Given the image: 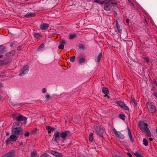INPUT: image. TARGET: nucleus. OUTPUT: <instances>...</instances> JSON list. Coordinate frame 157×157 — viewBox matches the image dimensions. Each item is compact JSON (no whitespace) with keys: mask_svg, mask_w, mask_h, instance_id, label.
Here are the masks:
<instances>
[{"mask_svg":"<svg viewBox=\"0 0 157 157\" xmlns=\"http://www.w3.org/2000/svg\"><path fill=\"white\" fill-rule=\"evenodd\" d=\"M138 126L142 132H144L147 136L149 137L151 136V132L148 128V125L147 123L142 121L139 123Z\"/></svg>","mask_w":157,"mask_h":157,"instance_id":"obj_1","label":"nucleus"},{"mask_svg":"<svg viewBox=\"0 0 157 157\" xmlns=\"http://www.w3.org/2000/svg\"><path fill=\"white\" fill-rule=\"evenodd\" d=\"M12 133L17 136L22 133L20 125L18 123L14 122L13 123L12 126Z\"/></svg>","mask_w":157,"mask_h":157,"instance_id":"obj_2","label":"nucleus"},{"mask_svg":"<svg viewBox=\"0 0 157 157\" xmlns=\"http://www.w3.org/2000/svg\"><path fill=\"white\" fill-rule=\"evenodd\" d=\"M69 133H70V132L69 131L63 132L61 133H59V131H56L54 134L52 140L54 142H56L58 138L61 137L63 139H64L66 137L67 135V134Z\"/></svg>","mask_w":157,"mask_h":157,"instance_id":"obj_3","label":"nucleus"},{"mask_svg":"<svg viewBox=\"0 0 157 157\" xmlns=\"http://www.w3.org/2000/svg\"><path fill=\"white\" fill-rule=\"evenodd\" d=\"M12 116L14 120L19 122L23 121L25 122L27 119V117L21 115L20 113H13Z\"/></svg>","mask_w":157,"mask_h":157,"instance_id":"obj_4","label":"nucleus"},{"mask_svg":"<svg viewBox=\"0 0 157 157\" xmlns=\"http://www.w3.org/2000/svg\"><path fill=\"white\" fill-rule=\"evenodd\" d=\"M147 107L149 111L151 113H153L156 111V108L154 104L152 102H148L147 103Z\"/></svg>","mask_w":157,"mask_h":157,"instance_id":"obj_5","label":"nucleus"},{"mask_svg":"<svg viewBox=\"0 0 157 157\" xmlns=\"http://www.w3.org/2000/svg\"><path fill=\"white\" fill-rule=\"evenodd\" d=\"M105 131L104 128L102 127H98L96 129V133L101 137H103V134Z\"/></svg>","mask_w":157,"mask_h":157,"instance_id":"obj_6","label":"nucleus"},{"mask_svg":"<svg viewBox=\"0 0 157 157\" xmlns=\"http://www.w3.org/2000/svg\"><path fill=\"white\" fill-rule=\"evenodd\" d=\"M29 70V67L28 65H26L24 66L21 71L22 72L19 74V76H23L28 72Z\"/></svg>","mask_w":157,"mask_h":157,"instance_id":"obj_7","label":"nucleus"},{"mask_svg":"<svg viewBox=\"0 0 157 157\" xmlns=\"http://www.w3.org/2000/svg\"><path fill=\"white\" fill-rule=\"evenodd\" d=\"M102 91L104 94H105L104 96L105 97H107V98H109V97L108 96L109 93V91L107 88L103 87L102 89Z\"/></svg>","mask_w":157,"mask_h":157,"instance_id":"obj_8","label":"nucleus"},{"mask_svg":"<svg viewBox=\"0 0 157 157\" xmlns=\"http://www.w3.org/2000/svg\"><path fill=\"white\" fill-rule=\"evenodd\" d=\"M113 131L115 134L118 137L121 138L122 139L124 138V136L120 132L117 131L116 129L114 128L113 129Z\"/></svg>","mask_w":157,"mask_h":157,"instance_id":"obj_9","label":"nucleus"},{"mask_svg":"<svg viewBox=\"0 0 157 157\" xmlns=\"http://www.w3.org/2000/svg\"><path fill=\"white\" fill-rule=\"evenodd\" d=\"M51 153L56 157H62L63 156V155L61 153L53 150L51 151Z\"/></svg>","mask_w":157,"mask_h":157,"instance_id":"obj_10","label":"nucleus"},{"mask_svg":"<svg viewBox=\"0 0 157 157\" xmlns=\"http://www.w3.org/2000/svg\"><path fill=\"white\" fill-rule=\"evenodd\" d=\"M49 26V25L47 23H44L41 24L40 26V28L42 30H46Z\"/></svg>","mask_w":157,"mask_h":157,"instance_id":"obj_11","label":"nucleus"},{"mask_svg":"<svg viewBox=\"0 0 157 157\" xmlns=\"http://www.w3.org/2000/svg\"><path fill=\"white\" fill-rule=\"evenodd\" d=\"M46 128L47 130L48 131V133H50L51 132H53L55 130V128H52L49 126H47L46 127Z\"/></svg>","mask_w":157,"mask_h":157,"instance_id":"obj_12","label":"nucleus"},{"mask_svg":"<svg viewBox=\"0 0 157 157\" xmlns=\"http://www.w3.org/2000/svg\"><path fill=\"white\" fill-rule=\"evenodd\" d=\"M105 6H104V9L106 11H109L110 10V9L112 8V6H111V3L109 4H105Z\"/></svg>","mask_w":157,"mask_h":157,"instance_id":"obj_13","label":"nucleus"},{"mask_svg":"<svg viewBox=\"0 0 157 157\" xmlns=\"http://www.w3.org/2000/svg\"><path fill=\"white\" fill-rule=\"evenodd\" d=\"M15 152L13 150H11L6 155V157H12L14 155Z\"/></svg>","mask_w":157,"mask_h":157,"instance_id":"obj_14","label":"nucleus"},{"mask_svg":"<svg viewBox=\"0 0 157 157\" xmlns=\"http://www.w3.org/2000/svg\"><path fill=\"white\" fill-rule=\"evenodd\" d=\"M35 16V14L33 12H30L24 15V16L27 18H30L32 17H34Z\"/></svg>","mask_w":157,"mask_h":157,"instance_id":"obj_15","label":"nucleus"},{"mask_svg":"<svg viewBox=\"0 0 157 157\" xmlns=\"http://www.w3.org/2000/svg\"><path fill=\"white\" fill-rule=\"evenodd\" d=\"M102 54L101 53L96 57V59H95V61L98 63H99L100 61L101 58L102 57Z\"/></svg>","mask_w":157,"mask_h":157,"instance_id":"obj_16","label":"nucleus"},{"mask_svg":"<svg viewBox=\"0 0 157 157\" xmlns=\"http://www.w3.org/2000/svg\"><path fill=\"white\" fill-rule=\"evenodd\" d=\"M16 135L15 134H12L10 135V138L11 139H12L13 141H15L17 139V137H18L17 136V137Z\"/></svg>","mask_w":157,"mask_h":157,"instance_id":"obj_17","label":"nucleus"},{"mask_svg":"<svg viewBox=\"0 0 157 157\" xmlns=\"http://www.w3.org/2000/svg\"><path fill=\"white\" fill-rule=\"evenodd\" d=\"M116 26L117 28V29L118 31V33H121L122 31V29H121L120 26L118 24L117 21L116 22Z\"/></svg>","mask_w":157,"mask_h":157,"instance_id":"obj_18","label":"nucleus"},{"mask_svg":"<svg viewBox=\"0 0 157 157\" xmlns=\"http://www.w3.org/2000/svg\"><path fill=\"white\" fill-rule=\"evenodd\" d=\"M128 131L129 137L131 141L132 142H133V141L132 140V136L131 134V131L130 129H129V127H128Z\"/></svg>","mask_w":157,"mask_h":157,"instance_id":"obj_19","label":"nucleus"},{"mask_svg":"<svg viewBox=\"0 0 157 157\" xmlns=\"http://www.w3.org/2000/svg\"><path fill=\"white\" fill-rule=\"evenodd\" d=\"M4 65H6L10 63L11 62V59L10 58H7L3 60Z\"/></svg>","mask_w":157,"mask_h":157,"instance_id":"obj_20","label":"nucleus"},{"mask_svg":"<svg viewBox=\"0 0 157 157\" xmlns=\"http://www.w3.org/2000/svg\"><path fill=\"white\" fill-rule=\"evenodd\" d=\"M25 103H13V105L15 107H20L22 106L23 105L25 104Z\"/></svg>","mask_w":157,"mask_h":157,"instance_id":"obj_21","label":"nucleus"},{"mask_svg":"<svg viewBox=\"0 0 157 157\" xmlns=\"http://www.w3.org/2000/svg\"><path fill=\"white\" fill-rule=\"evenodd\" d=\"M86 60V59L85 58L82 57L79 58L78 60V63L80 64H82L84 63Z\"/></svg>","mask_w":157,"mask_h":157,"instance_id":"obj_22","label":"nucleus"},{"mask_svg":"<svg viewBox=\"0 0 157 157\" xmlns=\"http://www.w3.org/2000/svg\"><path fill=\"white\" fill-rule=\"evenodd\" d=\"M15 52L16 51L15 50H12L10 52L8 53L7 55H9V54L10 56H13L15 55Z\"/></svg>","mask_w":157,"mask_h":157,"instance_id":"obj_23","label":"nucleus"},{"mask_svg":"<svg viewBox=\"0 0 157 157\" xmlns=\"http://www.w3.org/2000/svg\"><path fill=\"white\" fill-rule=\"evenodd\" d=\"M76 36L77 35L76 34H71L69 35V39L70 40H72L76 38Z\"/></svg>","mask_w":157,"mask_h":157,"instance_id":"obj_24","label":"nucleus"},{"mask_svg":"<svg viewBox=\"0 0 157 157\" xmlns=\"http://www.w3.org/2000/svg\"><path fill=\"white\" fill-rule=\"evenodd\" d=\"M134 155L137 157H144L140 152L137 151H136Z\"/></svg>","mask_w":157,"mask_h":157,"instance_id":"obj_25","label":"nucleus"},{"mask_svg":"<svg viewBox=\"0 0 157 157\" xmlns=\"http://www.w3.org/2000/svg\"><path fill=\"white\" fill-rule=\"evenodd\" d=\"M5 49V48L4 46L2 45H0V52L2 53L4 52Z\"/></svg>","mask_w":157,"mask_h":157,"instance_id":"obj_26","label":"nucleus"},{"mask_svg":"<svg viewBox=\"0 0 157 157\" xmlns=\"http://www.w3.org/2000/svg\"><path fill=\"white\" fill-rule=\"evenodd\" d=\"M119 117L123 120H124L125 119V116L123 114H120L119 115Z\"/></svg>","mask_w":157,"mask_h":157,"instance_id":"obj_27","label":"nucleus"},{"mask_svg":"<svg viewBox=\"0 0 157 157\" xmlns=\"http://www.w3.org/2000/svg\"><path fill=\"white\" fill-rule=\"evenodd\" d=\"M143 144L145 146H147L148 145V142L147 140L145 138H144L143 140Z\"/></svg>","mask_w":157,"mask_h":157,"instance_id":"obj_28","label":"nucleus"},{"mask_svg":"<svg viewBox=\"0 0 157 157\" xmlns=\"http://www.w3.org/2000/svg\"><path fill=\"white\" fill-rule=\"evenodd\" d=\"M131 102L135 106L137 105V103L135 99H132V100H131Z\"/></svg>","mask_w":157,"mask_h":157,"instance_id":"obj_29","label":"nucleus"},{"mask_svg":"<svg viewBox=\"0 0 157 157\" xmlns=\"http://www.w3.org/2000/svg\"><path fill=\"white\" fill-rule=\"evenodd\" d=\"M117 103L121 107L123 106V105H124V103L122 102L121 101H117Z\"/></svg>","mask_w":157,"mask_h":157,"instance_id":"obj_30","label":"nucleus"},{"mask_svg":"<svg viewBox=\"0 0 157 157\" xmlns=\"http://www.w3.org/2000/svg\"><path fill=\"white\" fill-rule=\"evenodd\" d=\"M93 139V133H91L89 135V140L90 141H92Z\"/></svg>","mask_w":157,"mask_h":157,"instance_id":"obj_31","label":"nucleus"},{"mask_svg":"<svg viewBox=\"0 0 157 157\" xmlns=\"http://www.w3.org/2000/svg\"><path fill=\"white\" fill-rule=\"evenodd\" d=\"M45 46V45L44 44H42L37 49V50L39 51L41 50L42 48H44Z\"/></svg>","mask_w":157,"mask_h":157,"instance_id":"obj_32","label":"nucleus"},{"mask_svg":"<svg viewBox=\"0 0 157 157\" xmlns=\"http://www.w3.org/2000/svg\"><path fill=\"white\" fill-rule=\"evenodd\" d=\"M123 109L126 110H128L129 109V108H128V106H126V105L124 104V105L122 107Z\"/></svg>","mask_w":157,"mask_h":157,"instance_id":"obj_33","label":"nucleus"},{"mask_svg":"<svg viewBox=\"0 0 157 157\" xmlns=\"http://www.w3.org/2000/svg\"><path fill=\"white\" fill-rule=\"evenodd\" d=\"M75 56H73L70 59V60L71 62H73L75 60Z\"/></svg>","mask_w":157,"mask_h":157,"instance_id":"obj_34","label":"nucleus"},{"mask_svg":"<svg viewBox=\"0 0 157 157\" xmlns=\"http://www.w3.org/2000/svg\"><path fill=\"white\" fill-rule=\"evenodd\" d=\"M64 47V45L63 44H60L58 46V48L59 49H63Z\"/></svg>","mask_w":157,"mask_h":157,"instance_id":"obj_35","label":"nucleus"},{"mask_svg":"<svg viewBox=\"0 0 157 157\" xmlns=\"http://www.w3.org/2000/svg\"><path fill=\"white\" fill-rule=\"evenodd\" d=\"M34 37L35 38H39L40 37V35L38 33H35L34 34Z\"/></svg>","mask_w":157,"mask_h":157,"instance_id":"obj_36","label":"nucleus"},{"mask_svg":"<svg viewBox=\"0 0 157 157\" xmlns=\"http://www.w3.org/2000/svg\"><path fill=\"white\" fill-rule=\"evenodd\" d=\"M37 155V153L36 151L33 152L31 154V156H33L34 157Z\"/></svg>","mask_w":157,"mask_h":157,"instance_id":"obj_37","label":"nucleus"},{"mask_svg":"<svg viewBox=\"0 0 157 157\" xmlns=\"http://www.w3.org/2000/svg\"><path fill=\"white\" fill-rule=\"evenodd\" d=\"M60 43L63 45L65 44L66 43V41L65 40H62L60 41Z\"/></svg>","mask_w":157,"mask_h":157,"instance_id":"obj_38","label":"nucleus"},{"mask_svg":"<svg viewBox=\"0 0 157 157\" xmlns=\"http://www.w3.org/2000/svg\"><path fill=\"white\" fill-rule=\"evenodd\" d=\"M131 6H134V3L130 0H128Z\"/></svg>","mask_w":157,"mask_h":157,"instance_id":"obj_39","label":"nucleus"},{"mask_svg":"<svg viewBox=\"0 0 157 157\" xmlns=\"http://www.w3.org/2000/svg\"><path fill=\"white\" fill-rule=\"evenodd\" d=\"M29 133L28 132H25V136L26 137H28L29 136Z\"/></svg>","mask_w":157,"mask_h":157,"instance_id":"obj_40","label":"nucleus"},{"mask_svg":"<svg viewBox=\"0 0 157 157\" xmlns=\"http://www.w3.org/2000/svg\"><path fill=\"white\" fill-rule=\"evenodd\" d=\"M4 65L3 60H0V66H3Z\"/></svg>","mask_w":157,"mask_h":157,"instance_id":"obj_41","label":"nucleus"},{"mask_svg":"<svg viewBox=\"0 0 157 157\" xmlns=\"http://www.w3.org/2000/svg\"><path fill=\"white\" fill-rule=\"evenodd\" d=\"M153 83L156 86H157V81L155 79H153Z\"/></svg>","mask_w":157,"mask_h":157,"instance_id":"obj_42","label":"nucleus"},{"mask_svg":"<svg viewBox=\"0 0 157 157\" xmlns=\"http://www.w3.org/2000/svg\"><path fill=\"white\" fill-rule=\"evenodd\" d=\"M79 48L80 49H84V46L83 44H81L79 46Z\"/></svg>","mask_w":157,"mask_h":157,"instance_id":"obj_43","label":"nucleus"},{"mask_svg":"<svg viewBox=\"0 0 157 157\" xmlns=\"http://www.w3.org/2000/svg\"><path fill=\"white\" fill-rule=\"evenodd\" d=\"M41 157H48V156L47 154L44 153L42 155Z\"/></svg>","mask_w":157,"mask_h":157,"instance_id":"obj_44","label":"nucleus"},{"mask_svg":"<svg viewBox=\"0 0 157 157\" xmlns=\"http://www.w3.org/2000/svg\"><path fill=\"white\" fill-rule=\"evenodd\" d=\"M21 46H20L17 47V50L18 51H21Z\"/></svg>","mask_w":157,"mask_h":157,"instance_id":"obj_45","label":"nucleus"},{"mask_svg":"<svg viewBox=\"0 0 157 157\" xmlns=\"http://www.w3.org/2000/svg\"><path fill=\"white\" fill-rule=\"evenodd\" d=\"M42 92L43 93H44L46 92V89L45 88H43L42 90Z\"/></svg>","mask_w":157,"mask_h":157,"instance_id":"obj_46","label":"nucleus"},{"mask_svg":"<svg viewBox=\"0 0 157 157\" xmlns=\"http://www.w3.org/2000/svg\"><path fill=\"white\" fill-rule=\"evenodd\" d=\"M14 44V42H11L10 44V46L11 47H13V46Z\"/></svg>","mask_w":157,"mask_h":157,"instance_id":"obj_47","label":"nucleus"},{"mask_svg":"<svg viewBox=\"0 0 157 157\" xmlns=\"http://www.w3.org/2000/svg\"><path fill=\"white\" fill-rule=\"evenodd\" d=\"M45 97L46 98H49L50 97V96L49 94H47L46 95Z\"/></svg>","mask_w":157,"mask_h":157,"instance_id":"obj_48","label":"nucleus"},{"mask_svg":"<svg viewBox=\"0 0 157 157\" xmlns=\"http://www.w3.org/2000/svg\"><path fill=\"white\" fill-rule=\"evenodd\" d=\"M145 60L148 63L149 61V59L148 58H145Z\"/></svg>","mask_w":157,"mask_h":157,"instance_id":"obj_49","label":"nucleus"},{"mask_svg":"<svg viewBox=\"0 0 157 157\" xmlns=\"http://www.w3.org/2000/svg\"><path fill=\"white\" fill-rule=\"evenodd\" d=\"M105 2V1H101V2H99V3L101 4H104Z\"/></svg>","mask_w":157,"mask_h":157,"instance_id":"obj_50","label":"nucleus"},{"mask_svg":"<svg viewBox=\"0 0 157 157\" xmlns=\"http://www.w3.org/2000/svg\"><path fill=\"white\" fill-rule=\"evenodd\" d=\"M112 5H113L114 6H116L117 5V3H115V2H112L111 3Z\"/></svg>","mask_w":157,"mask_h":157,"instance_id":"obj_51","label":"nucleus"},{"mask_svg":"<svg viewBox=\"0 0 157 157\" xmlns=\"http://www.w3.org/2000/svg\"><path fill=\"white\" fill-rule=\"evenodd\" d=\"M127 154L130 157H132V155L130 153L128 152Z\"/></svg>","mask_w":157,"mask_h":157,"instance_id":"obj_52","label":"nucleus"},{"mask_svg":"<svg viewBox=\"0 0 157 157\" xmlns=\"http://www.w3.org/2000/svg\"><path fill=\"white\" fill-rule=\"evenodd\" d=\"M94 2L95 3H99V1L98 0H94Z\"/></svg>","mask_w":157,"mask_h":157,"instance_id":"obj_53","label":"nucleus"},{"mask_svg":"<svg viewBox=\"0 0 157 157\" xmlns=\"http://www.w3.org/2000/svg\"><path fill=\"white\" fill-rule=\"evenodd\" d=\"M10 140H9V138L7 139L6 140V144H8Z\"/></svg>","mask_w":157,"mask_h":157,"instance_id":"obj_54","label":"nucleus"},{"mask_svg":"<svg viewBox=\"0 0 157 157\" xmlns=\"http://www.w3.org/2000/svg\"><path fill=\"white\" fill-rule=\"evenodd\" d=\"M3 85H3V83H1V82L0 83V87H3Z\"/></svg>","mask_w":157,"mask_h":157,"instance_id":"obj_55","label":"nucleus"},{"mask_svg":"<svg viewBox=\"0 0 157 157\" xmlns=\"http://www.w3.org/2000/svg\"><path fill=\"white\" fill-rule=\"evenodd\" d=\"M154 95L155 97H157V92H155L154 93Z\"/></svg>","mask_w":157,"mask_h":157,"instance_id":"obj_56","label":"nucleus"},{"mask_svg":"<svg viewBox=\"0 0 157 157\" xmlns=\"http://www.w3.org/2000/svg\"><path fill=\"white\" fill-rule=\"evenodd\" d=\"M126 22L127 23H128L129 22V19H127L126 20Z\"/></svg>","mask_w":157,"mask_h":157,"instance_id":"obj_57","label":"nucleus"},{"mask_svg":"<svg viewBox=\"0 0 157 157\" xmlns=\"http://www.w3.org/2000/svg\"><path fill=\"white\" fill-rule=\"evenodd\" d=\"M149 139V140L151 141H152L153 140L152 138H150Z\"/></svg>","mask_w":157,"mask_h":157,"instance_id":"obj_58","label":"nucleus"},{"mask_svg":"<svg viewBox=\"0 0 157 157\" xmlns=\"http://www.w3.org/2000/svg\"><path fill=\"white\" fill-rule=\"evenodd\" d=\"M3 55L2 54L0 55V58H2L3 57Z\"/></svg>","mask_w":157,"mask_h":157,"instance_id":"obj_59","label":"nucleus"},{"mask_svg":"<svg viewBox=\"0 0 157 157\" xmlns=\"http://www.w3.org/2000/svg\"><path fill=\"white\" fill-rule=\"evenodd\" d=\"M36 130H35V131H33V132H32V133H33V134H35V132H36Z\"/></svg>","mask_w":157,"mask_h":157,"instance_id":"obj_60","label":"nucleus"},{"mask_svg":"<svg viewBox=\"0 0 157 157\" xmlns=\"http://www.w3.org/2000/svg\"><path fill=\"white\" fill-rule=\"evenodd\" d=\"M99 100H98V101L99 102H101V99H98Z\"/></svg>","mask_w":157,"mask_h":157,"instance_id":"obj_61","label":"nucleus"},{"mask_svg":"<svg viewBox=\"0 0 157 157\" xmlns=\"http://www.w3.org/2000/svg\"><path fill=\"white\" fill-rule=\"evenodd\" d=\"M155 132L156 134H157V129H156V130H155Z\"/></svg>","mask_w":157,"mask_h":157,"instance_id":"obj_62","label":"nucleus"},{"mask_svg":"<svg viewBox=\"0 0 157 157\" xmlns=\"http://www.w3.org/2000/svg\"><path fill=\"white\" fill-rule=\"evenodd\" d=\"M23 144V143L22 142H21V143H20V145H21Z\"/></svg>","mask_w":157,"mask_h":157,"instance_id":"obj_63","label":"nucleus"},{"mask_svg":"<svg viewBox=\"0 0 157 157\" xmlns=\"http://www.w3.org/2000/svg\"><path fill=\"white\" fill-rule=\"evenodd\" d=\"M108 0H104V1H105V2L106 1H107Z\"/></svg>","mask_w":157,"mask_h":157,"instance_id":"obj_64","label":"nucleus"}]
</instances>
